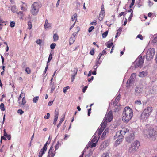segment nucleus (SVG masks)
Masks as SVG:
<instances>
[{
    "label": "nucleus",
    "instance_id": "nucleus-1",
    "mask_svg": "<svg viewBox=\"0 0 157 157\" xmlns=\"http://www.w3.org/2000/svg\"><path fill=\"white\" fill-rule=\"evenodd\" d=\"M144 133L147 138L154 140L157 135V126L155 125L148 124L145 126Z\"/></svg>",
    "mask_w": 157,
    "mask_h": 157
},
{
    "label": "nucleus",
    "instance_id": "nucleus-2",
    "mask_svg": "<svg viewBox=\"0 0 157 157\" xmlns=\"http://www.w3.org/2000/svg\"><path fill=\"white\" fill-rule=\"evenodd\" d=\"M113 116L112 113L110 111L107 114V117L105 116L103 120L102 123L100 125V127L98 128L95 133V135L98 134L100 136L106 127V124L107 122H110L113 119Z\"/></svg>",
    "mask_w": 157,
    "mask_h": 157
},
{
    "label": "nucleus",
    "instance_id": "nucleus-3",
    "mask_svg": "<svg viewBox=\"0 0 157 157\" xmlns=\"http://www.w3.org/2000/svg\"><path fill=\"white\" fill-rule=\"evenodd\" d=\"M133 116L132 109L129 107H126L124 109L122 114V120L124 123L128 122Z\"/></svg>",
    "mask_w": 157,
    "mask_h": 157
},
{
    "label": "nucleus",
    "instance_id": "nucleus-4",
    "mask_svg": "<svg viewBox=\"0 0 157 157\" xmlns=\"http://www.w3.org/2000/svg\"><path fill=\"white\" fill-rule=\"evenodd\" d=\"M152 107H148L146 108L141 113L140 117L143 121L147 120L149 116L152 111Z\"/></svg>",
    "mask_w": 157,
    "mask_h": 157
},
{
    "label": "nucleus",
    "instance_id": "nucleus-5",
    "mask_svg": "<svg viewBox=\"0 0 157 157\" xmlns=\"http://www.w3.org/2000/svg\"><path fill=\"white\" fill-rule=\"evenodd\" d=\"M144 56L143 58L142 56H139L135 61L133 63V65L135 68L140 67L141 68L143 65L144 60Z\"/></svg>",
    "mask_w": 157,
    "mask_h": 157
},
{
    "label": "nucleus",
    "instance_id": "nucleus-6",
    "mask_svg": "<svg viewBox=\"0 0 157 157\" xmlns=\"http://www.w3.org/2000/svg\"><path fill=\"white\" fill-rule=\"evenodd\" d=\"M39 3L36 2H34L32 4L31 7V12L33 15H36L39 11Z\"/></svg>",
    "mask_w": 157,
    "mask_h": 157
},
{
    "label": "nucleus",
    "instance_id": "nucleus-7",
    "mask_svg": "<svg viewBox=\"0 0 157 157\" xmlns=\"http://www.w3.org/2000/svg\"><path fill=\"white\" fill-rule=\"evenodd\" d=\"M155 49L153 48H150L147 51L146 55V59L147 61H150L152 59L155 54Z\"/></svg>",
    "mask_w": 157,
    "mask_h": 157
},
{
    "label": "nucleus",
    "instance_id": "nucleus-8",
    "mask_svg": "<svg viewBox=\"0 0 157 157\" xmlns=\"http://www.w3.org/2000/svg\"><path fill=\"white\" fill-rule=\"evenodd\" d=\"M129 130L125 128H123L122 130L117 132L116 135L114 136V138H117V136H121L124 137L123 136L125 135L126 132H128Z\"/></svg>",
    "mask_w": 157,
    "mask_h": 157
},
{
    "label": "nucleus",
    "instance_id": "nucleus-9",
    "mask_svg": "<svg viewBox=\"0 0 157 157\" xmlns=\"http://www.w3.org/2000/svg\"><path fill=\"white\" fill-rule=\"evenodd\" d=\"M142 89L140 87H136L135 89V95L136 96H140L142 93Z\"/></svg>",
    "mask_w": 157,
    "mask_h": 157
},
{
    "label": "nucleus",
    "instance_id": "nucleus-10",
    "mask_svg": "<svg viewBox=\"0 0 157 157\" xmlns=\"http://www.w3.org/2000/svg\"><path fill=\"white\" fill-rule=\"evenodd\" d=\"M134 134L133 133H132L126 138V140L127 142L130 143L134 140Z\"/></svg>",
    "mask_w": 157,
    "mask_h": 157
},
{
    "label": "nucleus",
    "instance_id": "nucleus-11",
    "mask_svg": "<svg viewBox=\"0 0 157 157\" xmlns=\"http://www.w3.org/2000/svg\"><path fill=\"white\" fill-rule=\"evenodd\" d=\"M134 82V80L133 79H128V80L126 84V87L127 88L129 87Z\"/></svg>",
    "mask_w": 157,
    "mask_h": 157
},
{
    "label": "nucleus",
    "instance_id": "nucleus-12",
    "mask_svg": "<svg viewBox=\"0 0 157 157\" xmlns=\"http://www.w3.org/2000/svg\"><path fill=\"white\" fill-rule=\"evenodd\" d=\"M120 95H119L116 98L115 101L113 102V104H112L114 106H115L117 104L120 99Z\"/></svg>",
    "mask_w": 157,
    "mask_h": 157
},
{
    "label": "nucleus",
    "instance_id": "nucleus-13",
    "mask_svg": "<svg viewBox=\"0 0 157 157\" xmlns=\"http://www.w3.org/2000/svg\"><path fill=\"white\" fill-rule=\"evenodd\" d=\"M54 149L53 144L51 145L50 148L49 150L48 155L47 157H50L52 155V154H53L54 151H53Z\"/></svg>",
    "mask_w": 157,
    "mask_h": 157
},
{
    "label": "nucleus",
    "instance_id": "nucleus-14",
    "mask_svg": "<svg viewBox=\"0 0 157 157\" xmlns=\"http://www.w3.org/2000/svg\"><path fill=\"white\" fill-rule=\"evenodd\" d=\"M131 146L138 149L140 146V143L139 141L136 140L132 144Z\"/></svg>",
    "mask_w": 157,
    "mask_h": 157
},
{
    "label": "nucleus",
    "instance_id": "nucleus-15",
    "mask_svg": "<svg viewBox=\"0 0 157 157\" xmlns=\"http://www.w3.org/2000/svg\"><path fill=\"white\" fill-rule=\"evenodd\" d=\"M135 147H134L132 146H131L129 149V152L130 153H135L138 149Z\"/></svg>",
    "mask_w": 157,
    "mask_h": 157
},
{
    "label": "nucleus",
    "instance_id": "nucleus-16",
    "mask_svg": "<svg viewBox=\"0 0 157 157\" xmlns=\"http://www.w3.org/2000/svg\"><path fill=\"white\" fill-rule=\"evenodd\" d=\"M47 150L43 148L40 150L38 155L39 157H42L43 155L45 153Z\"/></svg>",
    "mask_w": 157,
    "mask_h": 157
},
{
    "label": "nucleus",
    "instance_id": "nucleus-17",
    "mask_svg": "<svg viewBox=\"0 0 157 157\" xmlns=\"http://www.w3.org/2000/svg\"><path fill=\"white\" fill-rule=\"evenodd\" d=\"M147 75V72L146 71H142L141 72H140L139 75L140 77H143L146 76Z\"/></svg>",
    "mask_w": 157,
    "mask_h": 157
},
{
    "label": "nucleus",
    "instance_id": "nucleus-18",
    "mask_svg": "<svg viewBox=\"0 0 157 157\" xmlns=\"http://www.w3.org/2000/svg\"><path fill=\"white\" fill-rule=\"evenodd\" d=\"M118 138V139H117L116 141V142L117 144H119L122 141V140L123 139V137H122L121 136H117V138Z\"/></svg>",
    "mask_w": 157,
    "mask_h": 157
},
{
    "label": "nucleus",
    "instance_id": "nucleus-19",
    "mask_svg": "<svg viewBox=\"0 0 157 157\" xmlns=\"http://www.w3.org/2000/svg\"><path fill=\"white\" fill-rule=\"evenodd\" d=\"M104 13L105 12H100L99 17V20H100V21H102L103 20L104 17Z\"/></svg>",
    "mask_w": 157,
    "mask_h": 157
},
{
    "label": "nucleus",
    "instance_id": "nucleus-20",
    "mask_svg": "<svg viewBox=\"0 0 157 157\" xmlns=\"http://www.w3.org/2000/svg\"><path fill=\"white\" fill-rule=\"evenodd\" d=\"M4 134L3 135L6 137L9 140L11 139V136L10 135H8L6 133V131L5 129H4L3 130Z\"/></svg>",
    "mask_w": 157,
    "mask_h": 157
},
{
    "label": "nucleus",
    "instance_id": "nucleus-21",
    "mask_svg": "<svg viewBox=\"0 0 157 157\" xmlns=\"http://www.w3.org/2000/svg\"><path fill=\"white\" fill-rule=\"evenodd\" d=\"M75 39V37L71 36L69 39V44L70 45L72 44Z\"/></svg>",
    "mask_w": 157,
    "mask_h": 157
},
{
    "label": "nucleus",
    "instance_id": "nucleus-22",
    "mask_svg": "<svg viewBox=\"0 0 157 157\" xmlns=\"http://www.w3.org/2000/svg\"><path fill=\"white\" fill-rule=\"evenodd\" d=\"M65 119V116H64L62 118L60 121H59V123L58 124L57 126V128H59L60 127L62 122L64 121Z\"/></svg>",
    "mask_w": 157,
    "mask_h": 157
},
{
    "label": "nucleus",
    "instance_id": "nucleus-23",
    "mask_svg": "<svg viewBox=\"0 0 157 157\" xmlns=\"http://www.w3.org/2000/svg\"><path fill=\"white\" fill-rule=\"evenodd\" d=\"M11 10L12 12L14 13H16L17 11L16 8V6L14 5L13 6L11 7Z\"/></svg>",
    "mask_w": 157,
    "mask_h": 157
},
{
    "label": "nucleus",
    "instance_id": "nucleus-24",
    "mask_svg": "<svg viewBox=\"0 0 157 157\" xmlns=\"http://www.w3.org/2000/svg\"><path fill=\"white\" fill-rule=\"evenodd\" d=\"M53 38L54 41L58 40L59 39V36L57 33H55L54 34Z\"/></svg>",
    "mask_w": 157,
    "mask_h": 157
},
{
    "label": "nucleus",
    "instance_id": "nucleus-25",
    "mask_svg": "<svg viewBox=\"0 0 157 157\" xmlns=\"http://www.w3.org/2000/svg\"><path fill=\"white\" fill-rule=\"evenodd\" d=\"M98 67V66H96V65H95L94 67V71L92 72V74L93 75H95L96 74V70Z\"/></svg>",
    "mask_w": 157,
    "mask_h": 157
},
{
    "label": "nucleus",
    "instance_id": "nucleus-26",
    "mask_svg": "<svg viewBox=\"0 0 157 157\" xmlns=\"http://www.w3.org/2000/svg\"><path fill=\"white\" fill-rule=\"evenodd\" d=\"M44 27L45 28H49V27L48 21L47 19L46 20H45Z\"/></svg>",
    "mask_w": 157,
    "mask_h": 157
},
{
    "label": "nucleus",
    "instance_id": "nucleus-27",
    "mask_svg": "<svg viewBox=\"0 0 157 157\" xmlns=\"http://www.w3.org/2000/svg\"><path fill=\"white\" fill-rule=\"evenodd\" d=\"M0 108L1 111H4L5 110V108L4 107V105L3 103H1L0 105Z\"/></svg>",
    "mask_w": 157,
    "mask_h": 157
},
{
    "label": "nucleus",
    "instance_id": "nucleus-28",
    "mask_svg": "<svg viewBox=\"0 0 157 157\" xmlns=\"http://www.w3.org/2000/svg\"><path fill=\"white\" fill-rule=\"evenodd\" d=\"M98 138V137L97 136H95L94 137V138L91 140V142L92 143L93 142H96L97 143L98 141V140H97V139Z\"/></svg>",
    "mask_w": 157,
    "mask_h": 157
},
{
    "label": "nucleus",
    "instance_id": "nucleus-29",
    "mask_svg": "<svg viewBox=\"0 0 157 157\" xmlns=\"http://www.w3.org/2000/svg\"><path fill=\"white\" fill-rule=\"evenodd\" d=\"M39 99V97L38 96H36L35 97H34L33 100V101L34 103H36L38 100Z\"/></svg>",
    "mask_w": 157,
    "mask_h": 157
},
{
    "label": "nucleus",
    "instance_id": "nucleus-30",
    "mask_svg": "<svg viewBox=\"0 0 157 157\" xmlns=\"http://www.w3.org/2000/svg\"><path fill=\"white\" fill-rule=\"evenodd\" d=\"M107 44H106V45L108 48H111L113 44V43L111 42L110 43L109 41L108 42Z\"/></svg>",
    "mask_w": 157,
    "mask_h": 157
},
{
    "label": "nucleus",
    "instance_id": "nucleus-31",
    "mask_svg": "<svg viewBox=\"0 0 157 157\" xmlns=\"http://www.w3.org/2000/svg\"><path fill=\"white\" fill-rule=\"evenodd\" d=\"M55 115H54V117H58V115H59V112H58V109H57H57H56L55 111Z\"/></svg>",
    "mask_w": 157,
    "mask_h": 157
},
{
    "label": "nucleus",
    "instance_id": "nucleus-32",
    "mask_svg": "<svg viewBox=\"0 0 157 157\" xmlns=\"http://www.w3.org/2000/svg\"><path fill=\"white\" fill-rule=\"evenodd\" d=\"M26 103V101L25 99V97H24L22 99V103L21 105L22 106V107H23L25 104Z\"/></svg>",
    "mask_w": 157,
    "mask_h": 157
},
{
    "label": "nucleus",
    "instance_id": "nucleus-33",
    "mask_svg": "<svg viewBox=\"0 0 157 157\" xmlns=\"http://www.w3.org/2000/svg\"><path fill=\"white\" fill-rule=\"evenodd\" d=\"M100 59V58L98 57V56L97 59L96 60V66H98V64H100L101 63L99 62Z\"/></svg>",
    "mask_w": 157,
    "mask_h": 157
},
{
    "label": "nucleus",
    "instance_id": "nucleus-34",
    "mask_svg": "<svg viewBox=\"0 0 157 157\" xmlns=\"http://www.w3.org/2000/svg\"><path fill=\"white\" fill-rule=\"evenodd\" d=\"M100 59V58L98 57V56L97 59L96 60V66H98V64H100L101 63L99 62Z\"/></svg>",
    "mask_w": 157,
    "mask_h": 157
},
{
    "label": "nucleus",
    "instance_id": "nucleus-35",
    "mask_svg": "<svg viewBox=\"0 0 157 157\" xmlns=\"http://www.w3.org/2000/svg\"><path fill=\"white\" fill-rule=\"evenodd\" d=\"M72 71L73 72V74L77 75L78 71V68H74Z\"/></svg>",
    "mask_w": 157,
    "mask_h": 157
},
{
    "label": "nucleus",
    "instance_id": "nucleus-36",
    "mask_svg": "<svg viewBox=\"0 0 157 157\" xmlns=\"http://www.w3.org/2000/svg\"><path fill=\"white\" fill-rule=\"evenodd\" d=\"M108 31H106L102 34V37L104 38H106L108 34Z\"/></svg>",
    "mask_w": 157,
    "mask_h": 157
},
{
    "label": "nucleus",
    "instance_id": "nucleus-37",
    "mask_svg": "<svg viewBox=\"0 0 157 157\" xmlns=\"http://www.w3.org/2000/svg\"><path fill=\"white\" fill-rule=\"evenodd\" d=\"M135 103L137 105H140L141 104V102L139 100H136L135 101Z\"/></svg>",
    "mask_w": 157,
    "mask_h": 157
},
{
    "label": "nucleus",
    "instance_id": "nucleus-38",
    "mask_svg": "<svg viewBox=\"0 0 157 157\" xmlns=\"http://www.w3.org/2000/svg\"><path fill=\"white\" fill-rule=\"evenodd\" d=\"M108 132V130H107V129H106L104 132L103 133L102 135L101 136V138H103L104 137H105L106 135V133Z\"/></svg>",
    "mask_w": 157,
    "mask_h": 157
},
{
    "label": "nucleus",
    "instance_id": "nucleus-39",
    "mask_svg": "<svg viewBox=\"0 0 157 157\" xmlns=\"http://www.w3.org/2000/svg\"><path fill=\"white\" fill-rule=\"evenodd\" d=\"M52 55L51 53L49 54L47 63H49L51 61V60H52Z\"/></svg>",
    "mask_w": 157,
    "mask_h": 157
},
{
    "label": "nucleus",
    "instance_id": "nucleus-40",
    "mask_svg": "<svg viewBox=\"0 0 157 157\" xmlns=\"http://www.w3.org/2000/svg\"><path fill=\"white\" fill-rule=\"evenodd\" d=\"M136 77L135 74V73H132L131 75L130 79H133L134 80V79Z\"/></svg>",
    "mask_w": 157,
    "mask_h": 157
},
{
    "label": "nucleus",
    "instance_id": "nucleus-41",
    "mask_svg": "<svg viewBox=\"0 0 157 157\" xmlns=\"http://www.w3.org/2000/svg\"><path fill=\"white\" fill-rule=\"evenodd\" d=\"M56 45V44L55 43H52L50 45L51 49L52 50L54 49L55 48Z\"/></svg>",
    "mask_w": 157,
    "mask_h": 157
},
{
    "label": "nucleus",
    "instance_id": "nucleus-42",
    "mask_svg": "<svg viewBox=\"0 0 157 157\" xmlns=\"http://www.w3.org/2000/svg\"><path fill=\"white\" fill-rule=\"evenodd\" d=\"M25 71L28 74H30L31 73V70L30 68L28 67L26 68Z\"/></svg>",
    "mask_w": 157,
    "mask_h": 157
},
{
    "label": "nucleus",
    "instance_id": "nucleus-43",
    "mask_svg": "<svg viewBox=\"0 0 157 157\" xmlns=\"http://www.w3.org/2000/svg\"><path fill=\"white\" fill-rule=\"evenodd\" d=\"M15 23L13 21H11L10 22V25L11 27H13L15 25Z\"/></svg>",
    "mask_w": 157,
    "mask_h": 157
},
{
    "label": "nucleus",
    "instance_id": "nucleus-44",
    "mask_svg": "<svg viewBox=\"0 0 157 157\" xmlns=\"http://www.w3.org/2000/svg\"><path fill=\"white\" fill-rule=\"evenodd\" d=\"M76 75L75 74H72L71 75V82H73L74 81V79L76 77Z\"/></svg>",
    "mask_w": 157,
    "mask_h": 157
},
{
    "label": "nucleus",
    "instance_id": "nucleus-45",
    "mask_svg": "<svg viewBox=\"0 0 157 157\" xmlns=\"http://www.w3.org/2000/svg\"><path fill=\"white\" fill-rule=\"evenodd\" d=\"M28 29H31L32 28V23L30 21H29L28 22Z\"/></svg>",
    "mask_w": 157,
    "mask_h": 157
},
{
    "label": "nucleus",
    "instance_id": "nucleus-46",
    "mask_svg": "<svg viewBox=\"0 0 157 157\" xmlns=\"http://www.w3.org/2000/svg\"><path fill=\"white\" fill-rule=\"evenodd\" d=\"M101 157H109L108 153L106 152V153H103Z\"/></svg>",
    "mask_w": 157,
    "mask_h": 157
},
{
    "label": "nucleus",
    "instance_id": "nucleus-47",
    "mask_svg": "<svg viewBox=\"0 0 157 157\" xmlns=\"http://www.w3.org/2000/svg\"><path fill=\"white\" fill-rule=\"evenodd\" d=\"M17 113L21 115L24 113V111L21 109H20L17 110Z\"/></svg>",
    "mask_w": 157,
    "mask_h": 157
},
{
    "label": "nucleus",
    "instance_id": "nucleus-48",
    "mask_svg": "<svg viewBox=\"0 0 157 157\" xmlns=\"http://www.w3.org/2000/svg\"><path fill=\"white\" fill-rule=\"evenodd\" d=\"M50 142L48 143V141H47L46 143L44 145L43 147V148L46 149H47V145L48 144H50Z\"/></svg>",
    "mask_w": 157,
    "mask_h": 157
},
{
    "label": "nucleus",
    "instance_id": "nucleus-49",
    "mask_svg": "<svg viewBox=\"0 0 157 157\" xmlns=\"http://www.w3.org/2000/svg\"><path fill=\"white\" fill-rule=\"evenodd\" d=\"M133 11H132V12L131 13L130 15L129 16V17L128 18V20L129 21H130L132 19V17L133 16Z\"/></svg>",
    "mask_w": 157,
    "mask_h": 157
},
{
    "label": "nucleus",
    "instance_id": "nucleus-50",
    "mask_svg": "<svg viewBox=\"0 0 157 157\" xmlns=\"http://www.w3.org/2000/svg\"><path fill=\"white\" fill-rule=\"evenodd\" d=\"M94 27L93 26H91L88 29V31L89 33L92 31L94 29Z\"/></svg>",
    "mask_w": 157,
    "mask_h": 157
},
{
    "label": "nucleus",
    "instance_id": "nucleus-51",
    "mask_svg": "<svg viewBox=\"0 0 157 157\" xmlns=\"http://www.w3.org/2000/svg\"><path fill=\"white\" fill-rule=\"evenodd\" d=\"M47 116H45L44 117V118L45 119H48L49 118V117H50V114H49V113H47Z\"/></svg>",
    "mask_w": 157,
    "mask_h": 157
},
{
    "label": "nucleus",
    "instance_id": "nucleus-52",
    "mask_svg": "<svg viewBox=\"0 0 157 157\" xmlns=\"http://www.w3.org/2000/svg\"><path fill=\"white\" fill-rule=\"evenodd\" d=\"M55 89V87L54 86V83H53L52 86L51 87V93H52L54 91V89Z\"/></svg>",
    "mask_w": 157,
    "mask_h": 157
},
{
    "label": "nucleus",
    "instance_id": "nucleus-53",
    "mask_svg": "<svg viewBox=\"0 0 157 157\" xmlns=\"http://www.w3.org/2000/svg\"><path fill=\"white\" fill-rule=\"evenodd\" d=\"M94 50L95 49H94V48H93L92 50H91L90 51V54L92 55H93L94 54Z\"/></svg>",
    "mask_w": 157,
    "mask_h": 157
},
{
    "label": "nucleus",
    "instance_id": "nucleus-54",
    "mask_svg": "<svg viewBox=\"0 0 157 157\" xmlns=\"http://www.w3.org/2000/svg\"><path fill=\"white\" fill-rule=\"evenodd\" d=\"M77 14L76 13H75L74 15V17H72L71 18V19L72 21H74L75 19L77 17Z\"/></svg>",
    "mask_w": 157,
    "mask_h": 157
},
{
    "label": "nucleus",
    "instance_id": "nucleus-55",
    "mask_svg": "<svg viewBox=\"0 0 157 157\" xmlns=\"http://www.w3.org/2000/svg\"><path fill=\"white\" fill-rule=\"evenodd\" d=\"M58 117H54V119L53 123V124L54 125H55L56 124V122L57 121Z\"/></svg>",
    "mask_w": 157,
    "mask_h": 157
},
{
    "label": "nucleus",
    "instance_id": "nucleus-56",
    "mask_svg": "<svg viewBox=\"0 0 157 157\" xmlns=\"http://www.w3.org/2000/svg\"><path fill=\"white\" fill-rule=\"evenodd\" d=\"M41 40L40 39H38L36 41V43L37 44L40 45L41 43Z\"/></svg>",
    "mask_w": 157,
    "mask_h": 157
},
{
    "label": "nucleus",
    "instance_id": "nucleus-57",
    "mask_svg": "<svg viewBox=\"0 0 157 157\" xmlns=\"http://www.w3.org/2000/svg\"><path fill=\"white\" fill-rule=\"evenodd\" d=\"M137 37L140 38L141 40H142L143 39V37L141 34L138 35L137 36Z\"/></svg>",
    "mask_w": 157,
    "mask_h": 157
},
{
    "label": "nucleus",
    "instance_id": "nucleus-58",
    "mask_svg": "<svg viewBox=\"0 0 157 157\" xmlns=\"http://www.w3.org/2000/svg\"><path fill=\"white\" fill-rule=\"evenodd\" d=\"M2 140H4L6 141V140H7V139H6V138L5 137V136H2L1 137V140H0L1 143H2Z\"/></svg>",
    "mask_w": 157,
    "mask_h": 157
},
{
    "label": "nucleus",
    "instance_id": "nucleus-59",
    "mask_svg": "<svg viewBox=\"0 0 157 157\" xmlns=\"http://www.w3.org/2000/svg\"><path fill=\"white\" fill-rule=\"evenodd\" d=\"M91 146V148L94 147L96 146V143L93 142L92 143Z\"/></svg>",
    "mask_w": 157,
    "mask_h": 157
},
{
    "label": "nucleus",
    "instance_id": "nucleus-60",
    "mask_svg": "<svg viewBox=\"0 0 157 157\" xmlns=\"http://www.w3.org/2000/svg\"><path fill=\"white\" fill-rule=\"evenodd\" d=\"M87 88V86H85L84 87H83L82 89L83 92L85 93Z\"/></svg>",
    "mask_w": 157,
    "mask_h": 157
},
{
    "label": "nucleus",
    "instance_id": "nucleus-61",
    "mask_svg": "<svg viewBox=\"0 0 157 157\" xmlns=\"http://www.w3.org/2000/svg\"><path fill=\"white\" fill-rule=\"evenodd\" d=\"M152 41L153 43H156L157 42V36L155 37Z\"/></svg>",
    "mask_w": 157,
    "mask_h": 157
},
{
    "label": "nucleus",
    "instance_id": "nucleus-62",
    "mask_svg": "<svg viewBox=\"0 0 157 157\" xmlns=\"http://www.w3.org/2000/svg\"><path fill=\"white\" fill-rule=\"evenodd\" d=\"M105 12V9L104 7V6L102 5L101 7V12Z\"/></svg>",
    "mask_w": 157,
    "mask_h": 157
},
{
    "label": "nucleus",
    "instance_id": "nucleus-63",
    "mask_svg": "<svg viewBox=\"0 0 157 157\" xmlns=\"http://www.w3.org/2000/svg\"><path fill=\"white\" fill-rule=\"evenodd\" d=\"M97 22V21L96 20H94L92 22H91L90 23V25H93L94 23H95V24H94L95 25H96V23Z\"/></svg>",
    "mask_w": 157,
    "mask_h": 157
},
{
    "label": "nucleus",
    "instance_id": "nucleus-64",
    "mask_svg": "<svg viewBox=\"0 0 157 157\" xmlns=\"http://www.w3.org/2000/svg\"><path fill=\"white\" fill-rule=\"evenodd\" d=\"M92 154V152H90L88 154L86 155H85V157L87 156V157H89L90 156H91Z\"/></svg>",
    "mask_w": 157,
    "mask_h": 157
}]
</instances>
